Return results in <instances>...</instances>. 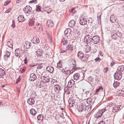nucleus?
I'll return each mask as SVG.
<instances>
[{"label":"nucleus","mask_w":124,"mask_h":124,"mask_svg":"<svg viewBox=\"0 0 124 124\" xmlns=\"http://www.w3.org/2000/svg\"><path fill=\"white\" fill-rule=\"evenodd\" d=\"M77 108L79 112H81L83 111L89 112L91 110V107L87 106L85 107V104L81 103L77 105Z\"/></svg>","instance_id":"obj_1"},{"label":"nucleus","mask_w":124,"mask_h":124,"mask_svg":"<svg viewBox=\"0 0 124 124\" xmlns=\"http://www.w3.org/2000/svg\"><path fill=\"white\" fill-rule=\"evenodd\" d=\"M92 33L86 35L84 39V42L87 44L90 43L92 40Z\"/></svg>","instance_id":"obj_2"},{"label":"nucleus","mask_w":124,"mask_h":124,"mask_svg":"<svg viewBox=\"0 0 124 124\" xmlns=\"http://www.w3.org/2000/svg\"><path fill=\"white\" fill-rule=\"evenodd\" d=\"M23 53V51L21 49H17L15 50V55L18 58H19L21 56H22Z\"/></svg>","instance_id":"obj_3"},{"label":"nucleus","mask_w":124,"mask_h":124,"mask_svg":"<svg viewBox=\"0 0 124 124\" xmlns=\"http://www.w3.org/2000/svg\"><path fill=\"white\" fill-rule=\"evenodd\" d=\"M107 110L106 108L102 109L100 110L97 112L94 115L95 117L96 118H99L101 117L103 113Z\"/></svg>","instance_id":"obj_4"},{"label":"nucleus","mask_w":124,"mask_h":124,"mask_svg":"<svg viewBox=\"0 0 124 124\" xmlns=\"http://www.w3.org/2000/svg\"><path fill=\"white\" fill-rule=\"evenodd\" d=\"M122 73L120 71L116 72L114 75V78L117 80H120L122 78Z\"/></svg>","instance_id":"obj_5"},{"label":"nucleus","mask_w":124,"mask_h":124,"mask_svg":"<svg viewBox=\"0 0 124 124\" xmlns=\"http://www.w3.org/2000/svg\"><path fill=\"white\" fill-rule=\"evenodd\" d=\"M92 42L94 44H97L100 41V38L97 36H95L92 37Z\"/></svg>","instance_id":"obj_6"},{"label":"nucleus","mask_w":124,"mask_h":124,"mask_svg":"<svg viewBox=\"0 0 124 124\" xmlns=\"http://www.w3.org/2000/svg\"><path fill=\"white\" fill-rule=\"evenodd\" d=\"M39 78L44 83H47L49 82L50 79L48 77H46L41 75L40 77H39Z\"/></svg>","instance_id":"obj_7"},{"label":"nucleus","mask_w":124,"mask_h":124,"mask_svg":"<svg viewBox=\"0 0 124 124\" xmlns=\"http://www.w3.org/2000/svg\"><path fill=\"white\" fill-rule=\"evenodd\" d=\"M71 31L70 29H67L64 31L65 36L68 37L71 36Z\"/></svg>","instance_id":"obj_8"},{"label":"nucleus","mask_w":124,"mask_h":124,"mask_svg":"<svg viewBox=\"0 0 124 124\" xmlns=\"http://www.w3.org/2000/svg\"><path fill=\"white\" fill-rule=\"evenodd\" d=\"M31 8L29 6H27L24 8L23 11L25 13H29L31 11Z\"/></svg>","instance_id":"obj_9"},{"label":"nucleus","mask_w":124,"mask_h":124,"mask_svg":"<svg viewBox=\"0 0 124 124\" xmlns=\"http://www.w3.org/2000/svg\"><path fill=\"white\" fill-rule=\"evenodd\" d=\"M80 24L82 25H85L87 23V21L85 18L81 17L79 21Z\"/></svg>","instance_id":"obj_10"},{"label":"nucleus","mask_w":124,"mask_h":124,"mask_svg":"<svg viewBox=\"0 0 124 124\" xmlns=\"http://www.w3.org/2000/svg\"><path fill=\"white\" fill-rule=\"evenodd\" d=\"M37 78V77L36 75L34 73L31 74L30 76L29 80L31 81H33Z\"/></svg>","instance_id":"obj_11"},{"label":"nucleus","mask_w":124,"mask_h":124,"mask_svg":"<svg viewBox=\"0 0 124 124\" xmlns=\"http://www.w3.org/2000/svg\"><path fill=\"white\" fill-rule=\"evenodd\" d=\"M110 18V20L112 23H114L115 22H118V20L116 19V18L115 17V16L114 15H111Z\"/></svg>","instance_id":"obj_12"},{"label":"nucleus","mask_w":124,"mask_h":124,"mask_svg":"<svg viewBox=\"0 0 124 124\" xmlns=\"http://www.w3.org/2000/svg\"><path fill=\"white\" fill-rule=\"evenodd\" d=\"M45 85V83L42 81L37 82L36 85L39 87H41L44 86Z\"/></svg>","instance_id":"obj_13"},{"label":"nucleus","mask_w":124,"mask_h":124,"mask_svg":"<svg viewBox=\"0 0 124 124\" xmlns=\"http://www.w3.org/2000/svg\"><path fill=\"white\" fill-rule=\"evenodd\" d=\"M27 101L28 104L31 105L35 103L34 99L32 98L28 99L27 100Z\"/></svg>","instance_id":"obj_14"},{"label":"nucleus","mask_w":124,"mask_h":124,"mask_svg":"<svg viewBox=\"0 0 124 124\" xmlns=\"http://www.w3.org/2000/svg\"><path fill=\"white\" fill-rule=\"evenodd\" d=\"M32 42L33 43L35 44H37L39 42V39L38 37H34L32 40Z\"/></svg>","instance_id":"obj_15"},{"label":"nucleus","mask_w":124,"mask_h":124,"mask_svg":"<svg viewBox=\"0 0 124 124\" xmlns=\"http://www.w3.org/2000/svg\"><path fill=\"white\" fill-rule=\"evenodd\" d=\"M75 82L74 80L72 79L69 82L67 86L68 87H71L75 84Z\"/></svg>","instance_id":"obj_16"},{"label":"nucleus","mask_w":124,"mask_h":124,"mask_svg":"<svg viewBox=\"0 0 124 124\" xmlns=\"http://www.w3.org/2000/svg\"><path fill=\"white\" fill-rule=\"evenodd\" d=\"M75 24V21L73 20H70L69 23V26L72 28L74 26Z\"/></svg>","instance_id":"obj_17"},{"label":"nucleus","mask_w":124,"mask_h":124,"mask_svg":"<svg viewBox=\"0 0 124 124\" xmlns=\"http://www.w3.org/2000/svg\"><path fill=\"white\" fill-rule=\"evenodd\" d=\"M120 108V106L119 105H116L113 108L112 112L113 113H115L118 111Z\"/></svg>","instance_id":"obj_18"},{"label":"nucleus","mask_w":124,"mask_h":124,"mask_svg":"<svg viewBox=\"0 0 124 124\" xmlns=\"http://www.w3.org/2000/svg\"><path fill=\"white\" fill-rule=\"evenodd\" d=\"M17 19L18 22H22L25 20L23 16L22 15L19 16Z\"/></svg>","instance_id":"obj_19"},{"label":"nucleus","mask_w":124,"mask_h":124,"mask_svg":"<svg viewBox=\"0 0 124 124\" xmlns=\"http://www.w3.org/2000/svg\"><path fill=\"white\" fill-rule=\"evenodd\" d=\"M55 83V82H54L53 83V84L54 85V87L55 90H60L61 89V87H60V86L58 85L55 84L54 83Z\"/></svg>","instance_id":"obj_20"},{"label":"nucleus","mask_w":124,"mask_h":124,"mask_svg":"<svg viewBox=\"0 0 124 124\" xmlns=\"http://www.w3.org/2000/svg\"><path fill=\"white\" fill-rule=\"evenodd\" d=\"M71 90V87H66L64 89L65 92L66 94H70Z\"/></svg>","instance_id":"obj_21"},{"label":"nucleus","mask_w":124,"mask_h":124,"mask_svg":"<svg viewBox=\"0 0 124 124\" xmlns=\"http://www.w3.org/2000/svg\"><path fill=\"white\" fill-rule=\"evenodd\" d=\"M46 70L50 72V73H52L54 70V69L53 67L51 66H48L46 68Z\"/></svg>","instance_id":"obj_22"},{"label":"nucleus","mask_w":124,"mask_h":124,"mask_svg":"<svg viewBox=\"0 0 124 124\" xmlns=\"http://www.w3.org/2000/svg\"><path fill=\"white\" fill-rule=\"evenodd\" d=\"M77 56L80 59H82L84 56V54L81 51H79L77 53Z\"/></svg>","instance_id":"obj_23"},{"label":"nucleus","mask_w":124,"mask_h":124,"mask_svg":"<svg viewBox=\"0 0 124 124\" xmlns=\"http://www.w3.org/2000/svg\"><path fill=\"white\" fill-rule=\"evenodd\" d=\"M69 106L70 107H71L74 105L75 102L73 100H72L71 99H70L69 101Z\"/></svg>","instance_id":"obj_24"},{"label":"nucleus","mask_w":124,"mask_h":124,"mask_svg":"<svg viewBox=\"0 0 124 124\" xmlns=\"http://www.w3.org/2000/svg\"><path fill=\"white\" fill-rule=\"evenodd\" d=\"M47 24L50 27H52L54 25L53 21L50 20H48L47 21Z\"/></svg>","instance_id":"obj_25"},{"label":"nucleus","mask_w":124,"mask_h":124,"mask_svg":"<svg viewBox=\"0 0 124 124\" xmlns=\"http://www.w3.org/2000/svg\"><path fill=\"white\" fill-rule=\"evenodd\" d=\"M38 56H40L43 53V52L42 50L40 49H38L36 52Z\"/></svg>","instance_id":"obj_26"},{"label":"nucleus","mask_w":124,"mask_h":124,"mask_svg":"<svg viewBox=\"0 0 124 124\" xmlns=\"http://www.w3.org/2000/svg\"><path fill=\"white\" fill-rule=\"evenodd\" d=\"M35 19L34 18H32L30 20L29 25V26H32L34 25Z\"/></svg>","instance_id":"obj_27"},{"label":"nucleus","mask_w":124,"mask_h":124,"mask_svg":"<svg viewBox=\"0 0 124 124\" xmlns=\"http://www.w3.org/2000/svg\"><path fill=\"white\" fill-rule=\"evenodd\" d=\"M6 54L4 56V59L5 60H7V58L10 55V52L7 51L6 52Z\"/></svg>","instance_id":"obj_28"},{"label":"nucleus","mask_w":124,"mask_h":124,"mask_svg":"<svg viewBox=\"0 0 124 124\" xmlns=\"http://www.w3.org/2000/svg\"><path fill=\"white\" fill-rule=\"evenodd\" d=\"M118 71H123L124 70V66L123 65H121L118 67L117 68Z\"/></svg>","instance_id":"obj_29"},{"label":"nucleus","mask_w":124,"mask_h":124,"mask_svg":"<svg viewBox=\"0 0 124 124\" xmlns=\"http://www.w3.org/2000/svg\"><path fill=\"white\" fill-rule=\"evenodd\" d=\"M6 74L5 71L3 69L0 68V76H4Z\"/></svg>","instance_id":"obj_30"},{"label":"nucleus","mask_w":124,"mask_h":124,"mask_svg":"<svg viewBox=\"0 0 124 124\" xmlns=\"http://www.w3.org/2000/svg\"><path fill=\"white\" fill-rule=\"evenodd\" d=\"M80 76V75L79 73H76L73 76L74 79L76 80L78 79Z\"/></svg>","instance_id":"obj_31"},{"label":"nucleus","mask_w":124,"mask_h":124,"mask_svg":"<svg viewBox=\"0 0 124 124\" xmlns=\"http://www.w3.org/2000/svg\"><path fill=\"white\" fill-rule=\"evenodd\" d=\"M30 113L32 115H34L36 114L37 112L34 109L31 108L30 110Z\"/></svg>","instance_id":"obj_32"},{"label":"nucleus","mask_w":124,"mask_h":124,"mask_svg":"<svg viewBox=\"0 0 124 124\" xmlns=\"http://www.w3.org/2000/svg\"><path fill=\"white\" fill-rule=\"evenodd\" d=\"M57 66L58 67L60 68H62V62L61 60H60L57 63Z\"/></svg>","instance_id":"obj_33"},{"label":"nucleus","mask_w":124,"mask_h":124,"mask_svg":"<svg viewBox=\"0 0 124 124\" xmlns=\"http://www.w3.org/2000/svg\"><path fill=\"white\" fill-rule=\"evenodd\" d=\"M8 46L10 48H12L13 47V44L12 41H8L7 42Z\"/></svg>","instance_id":"obj_34"},{"label":"nucleus","mask_w":124,"mask_h":124,"mask_svg":"<svg viewBox=\"0 0 124 124\" xmlns=\"http://www.w3.org/2000/svg\"><path fill=\"white\" fill-rule=\"evenodd\" d=\"M67 47L68 50L70 51H71L73 49V46L71 45H68Z\"/></svg>","instance_id":"obj_35"},{"label":"nucleus","mask_w":124,"mask_h":124,"mask_svg":"<svg viewBox=\"0 0 124 124\" xmlns=\"http://www.w3.org/2000/svg\"><path fill=\"white\" fill-rule=\"evenodd\" d=\"M80 32L78 31H76L74 35V36L76 38H77L78 37H79L80 36Z\"/></svg>","instance_id":"obj_36"},{"label":"nucleus","mask_w":124,"mask_h":124,"mask_svg":"<svg viewBox=\"0 0 124 124\" xmlns=\"http://www.w3.org/2000/svg\"><path fill=\"white\" fill-rule=\"evenodd\" d=\"M41 25L40 24L37 23L36 24V26L35 27V29L37 30L40 29L41 27Z\"/></svg>","instance_id":"obj_37"},{"label":"nucleus","mask_w":124,"mask_h":124,"mask_svg":"<svg viewBox=\"0 0 124 124\" xmlns=\"http://www.w3.org/2000/svg\"><path fill=\"white\" fill-rule=\"evenodd\" d=\"M31 45V43L30 42H28L26 43V45H25V46L26 47L27 49L29 48Z\"/></svg>","instance_id":"obj_38"},{"label":"nucleus","mask_w":124,"mask_h":124,"mask_svg":"<svg viewBox=\"0 0 124 124\" xmlns=\"http://www.w3.org/2000/svg\"><path fill=\"white\" fill-rule=\"evenodd\" d=\"M120 84V83L118 82H115L113 84L114 87H116L118 86Z\"/></svg>","instance_id":"obj_39"},{"label":"nucleus","mask_w":124,"mask_h":124,"mask_svg":"<svg viewBox=\"0 0 124 124\" xmlns=\"http://www.w3.org/2000/svg\"><path fill=\"white\" fill-rule=\"evenodd\" d=\"M92 102V100L90 98H88L86 102L87 104H90L91 106L92 104H93Z\"/></svg>","instance_id":"obj_40"},{"label":"nucleus","mask_w":124,"mask_h":124,"mask_svg":"<svg viewBox=\"0 0 124 124\" xmlns=\"http://www.w3.org/2000/svg\"><path fill=\"white\" fill-rule=\"evenodd\" d=\"M44 118V117H43V116L42 115H40L37 117V119L39 120H42Z\"/></svg>","instance_id":"obj_41"},{"label":"nucleus","mask_w":124,"mask_h":124,"mask_svg":"<svg viewBox=\"0 0 124 124\" xmlns=\"http://www.w3.org/2000/svg\"><path fill=\"white\" fill-rule=\"evenodd\" d=\"M62 42L63 45H66L67 44V40H65L63 38L62 40Z\"/></svg>","instance_id":"obj_42"},{"label":"nucleus","mask_w":124,"mask_h":124,"mask_svg":"<svg viewBox=\"0 0 124 124\" xmlns=\"http://www.w3.org/2000/svg\"><path fill=\"white\" fill-rule=\"evenodd\" d=\"M100 90L102 91L103 90V89L101 87H99L96 90V93L97 94V93H98Z\"/></svg>","instance_id":"obj_43"},{"label":"nucleus","mask_w":124,"mask_h":124,"mask_svg":"<svg viewBox=\"0 0 124 124\" xmlns=\"http://www.w3.org/2000/svg\"><path fill=\"white\" fill-rule=\"evenodd\" d=\"M68 50L67 49L62 48L60 50V53H63L66 52Z\"/></svg>","instance_id":"obj_44"},{"label":"nucleus","mask_w":124,"mask_h":124,"mask_svg":"<svg viewBox=\"0 0 124 124\" xmlns=\"http://www.w3.org/2000/svg\"><path fill=\"white\" fill-rule=\"evenodd\" d=\"M81 60L82 61L84 62H86L88 60V58L86 57H84V56L83 59H82Z\"/></svg>","instance_id":"obj_45"},{"label":"nucleus","mask_w":124,"mask_h":124,"mask_svg":"<svg viewBox=\"0 0 124 124\" xmlns=\"http://www.w3.org/2000/svg\"><path fill=\"white\" fill-rule=\"evenodd\" d=\"M87 80H88L89 82H92L93 80V79L92 78V77L90 76L88 77L87 78Z\"/></svg>","instance_id":"obj_46"},{"label":"nucleus","mask_w":124,"mask_h":124,"mask_svg":"<svg viewBox=\"0 0 124 124\" xmlns=\"http://www.w3.org/2000/svg\"><path fill=\"white\" fill-rule=\"evenodd\" d=\"M46 11L47 13L49 14L52 11V10L51 8H47L46 9Z\"/></svg>","instance_id":"obj_47"},{"label":"nucleus","mask_w":124,"mask_h":124,"mask_svg":"<svg viewBox=\"0 0 124 124\" xmlns=\"http://www.w3.org/2000/svg\"><path fill=\"white\" fill-rule=\"evenodd\" d=\"M11 0H7L4 3V6H7L11 2Z\"/></svg>","instance_id":"obj_48"},{"label":"nucleus","mask_w":124,"mask_h":124,"mask_svg":"<svg viewBox=\"0 0 124 124\" xmlns=\"http://www.w3.org/2000/svg\"><path fill=\"white\" fill-rule=\"evenodd\" d=\"M21 79V78H20V76H19L18 78L16 80V83L18 84L20 81Z\"/></svg>","instance_id":"obj_49"},{"label":"nucleus","mask_w":124,"mask_h":124,"mask_svg":"<svg viewBox=\"0 0 124 124\" xmlns=\"http://www.w3.org/2000/svg\"><path fill=\"white\" fill-rule=\"evenodd\" d=\"M24 0H17L16 1V3L17 4H19L20 3L23 2L24 1Z\"/></svg>","instance_id":"obj_50"},{"label":"nucleus","mask_w":124,"mask_h":124,"mask_svg":"<svg viewBox=\"0 0 124 124\" xmlns=\"http://www.w3.org/2000/svg\"><path fill=\"white\" fill-rule=\"evenodd\" d=\"M41 7L40 6H38L37 7L36 9V11L38 12L40 11L41 10Z\"/></svg>","instance_id":"obj_51"},{"label":"nucleus","mask_w":124,"mask_h":124,"mask_svg":"<svg viewBox=\"0 0 124 124\" xmlns=\"http://www.w3.org/2000/svg\"><path fill=\"white\" fill-rule=\"evenodd\" d=\"M91 89L90 88L89 89L85 92V93L86 94H89L91 92Z\"/></svg>","instance_id":"obj_52"},{"label":"nucleus","mask_w":124,"mask_h":124,"mask_svg":"<svg viewBox=\"0 0 124 124\" xmlns=\"http://www.w3.org/2000/svg\"><path fill=\"white\" fill-rule=\"evenodd\" d=\"M29 3H37V0H32L30 1Z\"/></svg>","instance_id":"obj_53"},{"label":"nucleus","mask_w":124,"mask_h":124,"mask_svg":"<svg viewBox=\"0 0 124 124\" xmlns=\"http://www.w3.org/2000/svg\"><path fill=\"white\" fill-rule=\"evenodd\" d=\"M20 70L21 72L23 73L25 71V67H23L22 68H21Z\"/></svg>","instance_id":"obj_54"},{"label":"nucleus","mask_w":124,"mask_h":124,"mask_svg":"<svg viewBox=\"0 0 124 124\" xmlns=\"http://www.w3.org/2000/svg\"><path fill=\"white\" fill-rule=\"evenodd\" d=\"M65 73L66 74H70L71 73V71L70 70H68L66 71H65Z\"/></svg>","instance_id":"obj_55"},{"label":"nucleus","mask_w":124,"mask_h":124,"mask_svg":"<svg viewBox=\"0 0 124 124\" xmlns=\"http://www.w3.org/2000/svg\"><path fill=\"white\" fill-rule=\"evenodd\" d=\"M13 23L11 25L12 27L13 28L15 27V24L14 21L13 20L12 21Z\"/></svg>","instance_id":"obj_56"},{"label":"nucleus","mask_w":124,"mask_h":124,"mask_svg":"<svg viewBox=\"0 0 124 124\" xmlns=\"http://www.w3.org/2000/svg\"><path fill=\"white\" fill-rule=\"evenodd\" d=\"M108 68L107 67L105 68H104V72L105 73H106L108 70Z\"/></svg>","instance_id":"obj_57"},{"label":"nucleus","mask_w":124,"mask_h":124,"mask_svg":"<svg viewBox=\"0 0 124 124\" xmlns=\"http://www.w3.org/2000/svg\"><path fill=\"white\" fill-rule=\"evenodd\" d=\"M11 10V8H9L5 12V13H8L10 12Z\"/></svg>","instance_id":"obj_58"},{"label":"nucleus","mask_w":124,"mask_h":124,"mask_svg":"<svg viewBox=\"0 0 124 124\" xmlns=\"http://www.w3.org/2000/svg\"><path fill=\"white\" fill-rule=\"evenodd\" d=\"M24 64H26L27 63V57H26L24 60Z\"/></svg>","instance_id":"obj_59"},{"label":"nucleus","mask_w":124,"mask_h":124,"mask_svg":"<svg viewBox=\"0 0 124 124\" xmlns=\"http://www.w3.org/2000/svg\"><path fill=\"white\" fill-rule=\"evenodd\" d=\"M100 60L101 59L99 57H97L95 59V61L96 62L97 61H99V62H100Z\"/></svg>","instance_id":"obj_60"},{"label":"nucleus","mask_w":124,"mask_h":124,"mask_svg":"<svg viewBox=\"0 0 124 124\" xmlns=\"http://www.w3.org/2000/svg\"><path fill=\"white\" fill-rule=\"evenodd\" d=\"M98 124H105V122L103 121H101L100 122L98 123Z\"/></svg>","instance_id":"obj_61"},{"label":"nucleus","mask_w":124,"mask_h":124,"mask_svg":"<svg viewBox=\"0 0 124 124\" xmlns=\"http://www.w3.org/2000/svg\"><path fill=\"white\" fill-rule=\"evenodd\" d=\"M115 62H114V61H111V67H112V66L114 64Z\"/></svg>","instance_id":"obj_62"},{"label":"nucleus","mask_w":124,"mask_h":124,"mask_svg":"<svg viewBox=\"0 0 124 124\" xmlns=\"http://www.w3.org/2000/svg\"><path fill=\"white\" fill-rule=\"evenodd\" d=\"M88 48V50H87V51H86L87 52H89L90 51V50L91 49V47L89 46H88V47H87V50Z\"/></svg>","instance_id":"obj_63"},{"label":"nucleus","mask_w":124,"mask_h":124,"mask_svg":"<svg viewBox=\"0 0 124 124\" xmlns=\"http://www.w3.org/2000/svg\"><path fill=\"white\" fill-rule=\"evenodd\" d=\"M119 91L120 93V94L121 93L122 94H124V91H122V90H119Z\"/></svg>","instance_id":"obj_64"}]
</instances>
